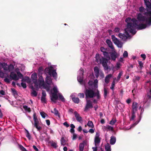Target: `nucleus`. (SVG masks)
Wrapping results in <instances>:
<instances>
[{"label": "nucleus", "mask_w": 151, "mask_h": 151, "mask_svg": "<svg viewBox=\"0 0 151 151\" xmlns=\"http://www.w3.org/2000/svg\"><path fill=\"white\" fill-rule=\"evenodd\" d=\"M78 96H79L80 98H83L84 97V95L83 93H79Z\"/></svg>", "instance_id": "obj_54"}, {"label": "nucleus", "mask_w": 151, "mask_h": 151, "mask_svg": "<svg viewBox=\"0 0 151 151\" xmlns=\"http://www.w3.org/2000/svg\"><path fill=\"white\" fill-rule=\"evenodd\" d=\"M141 119V117L140 116L139 117V120L138 121H137L136 122H135L131 126V127L129 128L128 129H130L132 127H134L140 121Z\"/></svg>", "instance_id": "obj_27"}, {"label": "nucleus", "mask_w": 151, "mask_h": 151, "mask_svg": "<svg viewBox=\"0 0 151 151\" xmlns=\"http://www.w3.org/2000/svg\"><path fill=\"white\" fill-rule=\"evenodd\" d=\"M23 108L27 112H30L31 111L30 109V108L28 107L26 105H24L23 106Z\"/></svg>", "instance_id": "obj_32"}, {"label": "nucleus", "mask_w": 151, "mask_h": 151, "mask_svg": "<svg viewBox=\"0 0 151 151\" xmlns=\"http://www.w3.org/2000/svg\"><path fill=\"white\" fill-rule=\"evenodd\" d=\"M4 81L5 82H6L8 83H9L10 82V80L7 78H5L4 79Z\"/></svg>", "instance_id": "obj_64"}, {"label": "nucleus", "mask_w": 151, "mask_h": 151, "mask_svg": "<svg viewBox=\"0 0 151 151\" xmlns=\"http://www.w3.org/2000/svg\"><path fill=\"white\" fill-rule=\"evenodd\" d=\"M51 99L52 101L55 102L58 97L59 99L62 101H65V99L62 95L58 93V89L56 86H54L53 88L51 91Z\"/></svg>", "instance_id": "obj_4"}, {"label": "nucleus", "mask_w": 151, "mask_h": 151, "mask_svg": "<svg viewBox=\"0 0 151 151\" xmlns=\"http://www.w3.org/2000/svg\"><path fill=\"white\" fill-rule=\"evenodd\" d=\"M96 62L99 64H101L104 67L105 70L108 69V67L107 65L108 60L103 57H101L99 54H96L95 56Z\"/></svg>", "instance_id": "obj_5"}, {"label": "nucleus", "mask_w": 151, "mask_h": 151, "mask_svg": "<svg viewBox=\"0 0 151 151\" xmlns=\"http://www.w3.org/2000/svg\"><path fill=\"white\" fill-rule=\"evenodd\" d=\"M31 78L32 81L35 84V86L37 87L46 88V86L44 82V80L42 76H40L38 81H37V74L35 73H33L32 75Z\"/></svg>", "instance_id": "obj_3"}, {"label": "nucleus", "mask_w": 151, "mask_h": 151, "mask_svg": "<svg viewBox=\"0 0 151 151\" xmlns=\"http://www.w3.org/2000/svg\"><path fill=\"white\" fill-rule=\"evenodd\" d=\"M138 63L140 67V68L142 69L143 66V63L142 61H138Z\"/></svg>", "instance_id": "obj_47"}, {"label": "nucleus", "mask_w": 151, "mask_h": 151, "mask_svg": "<svg viewBox=\"0 0 151 151\" xmlns=\"http://www.w3.org/2000/svg\"><path fill=\"white\" fill-rule=\"evenodd\" d=\"M74 94H72L71 95L70 97L71 98L73 101L75 103L78 104L79 102V99L78 98H75Z\"/></svg>", "instance_id": "obj_18"}, {"label": "nucleus", "mask_w": 151, "mask_h": 151, "mask_svg": "<svg viewBox=\"0 0 151 151\" xmlns=\"http://www.w3.org/2000/svg\"><path fill=\"white\" fill-rule=\"evenodd\" d=\"M113 52L110 53V58L109 59H108L109 60L111 59L113 60H115L116 58L117 57V53L116 52L115 50H112Z\"/></svg>", "instance_id": "obj_14"}, {"label": "nucleus", "mask_w": 151, "mask_h": 151, "mask_svg": "<svg viewBox=\"0 0 151 151\" xmlns=\"http://www.w3.org/2000/svg\"><path fill=\"white\" fill-rule=\"evenodd\" d=\"M63 124L67 127H68L69 126V124H68L67 122H65Z\"/></svg>", "instance_id": "obj_62"}, {"label": "nucleus", "mask_w": 151, "mask_h": 151, "mask_svg": "<svg viewBox=\"0 0 151 151\" xmlns=\"http://www.w3.org/2000/svg\"><path fill=\"white\" fill-rule=\"evenodd\" d=\"M43 70L44 68L42 67H40L38 69V71L40 73H41L43 71Z\"/></svg>", "instance_id": "obj_48"}, {"label": "nucleus", "mask_w": 151, "mask_h": 151, "mask_svg": "<svg viewBox=\"0 0 151 151\" xmlns=\"http://www.w3.org/2000/svg\"><path fill=\"white\" fill-rule=\"evenodd\" d=\"M60 142L61 145L64 146V145H66V140L64 139V137H62L61 138Z\"/></svg>", "instance_id": "obj_29"}, {"label": "nucleus", "mask_w": 151, "mask_h": 151, "mask_svg": "<svg viewBox=\"0 0 151 151\" xmlns=\"http://www.w3.org/2000/svg\"><path fill=\"white\" fill-rule=\"evenodd\" d=\"M122 75V72H120L119 73V75L117 77V82H118L119 81V80L121 76Z\"/></svg>", "instance_id": "obj_41"}, {"label": "nucleus", "mask_w": 151, "mask_h": 151, "mask_svg": "<svg viewBox=\"0 0 151 151\" xmlns=\"http://www.w3.org/2000/svg\"><path fill=\"white\" fill-rule=\"evenodd\" d=\"M106 128L109 130L112 131L113 130V127L109 125H106Z\"/></svg>", "instance_id": "obj_44"}, {"label": "nucleus", "mask_w": 151, "mask_h": 151, "mask_svg": "<svg viewBox=\"0 0 151 151\" xmlns=\"http://www.w3.org/2000/svg\"><path fill=\"white\" fill-rule=\"evenodd\" d=\"M136 112H132V116L130 118V120L131 121V120H133L134 119H135L136 116L135 115V113Z\"/></svg>", "instance_id": "obj_36"}, {"label": "nucleus", "mask_w": 151, "mask_h": 151, "mask_svg": "<svg viewBox=\"0 0 151 151\" xmlns=\"http://www.w3.org/2000/svg\"><path fill=\"white\" fill-rule=\"evenodd\" d=\"M93 107V106L91 101L89 100H87V99L86 104L85 106L84 111H86L89 108H92Z\"/></svg>", "instance_id": "obj_15"}, {"label": "nucleus", "mask_w": 151, "mask_h": 151, "mask_svg": "<svg viewBox=\"0 0 151 151\" xmlns=\"http://www.w3.org/2000/svg\"><path fill=\"white\" fill-rule=\"evenodd\" d=\"M45 72L47 75L50 76L52 75L55 79H56L57 74L56 72V69H55L52 66H51L49 67L45 68Z\"/></svg>", "instance_id": "obj_6"}, {"label": "nucleus", "mask_w": 151, "mask_h": 151, "mask_svg": "<svg viewBox=\"0 0 151 151\" xmlns=\"http://www.w3.org/2000/svg\"><path fill=\"white\" fill-rule=\"evenodd\" d=\"M100 50L103 52L105 57L108 59L110 58L109 54V50L108 49L105 48L104 47H102L100 48Z\"/></svg>", "instance_id": "obj_11"}, {"label": "nucleus", "mask_w": 151, "mask_h": 151, "mask_svg": "<svg viewBox=\"0 0 151 151\" xmlns=\"http://www.w3.org/2000/svg\"><path fill=\"white\" fill-rule=\"evenodd\" d=\"M40 114L42 117L43 118H45L46 116H47V115L43 112H40Z\"/></svg>", "instance_id": "obj_39"}, {"label": "nucleus", "mask_w": 151, "mask_h": 151, "mask_svg": "<svg viewBox=\"0 0 151 151\" xmlns=\"http://www.w3.org/2000/svg\"><path fill=\"white\" fill-rule=\"evenodd\" d=\"M4 63H0V70H1L2 68H3L4 65Z\"/></svg>", "instance_id": "obj_61"}, {"label": "nucleus", "mask_w": 151, "mask_h": 151, "mask_svg": "<svg viewBox=\"0 0 151 151\" xmlns=\"http://www.w3.org/2000/svg\"><path fill=\"white\" fill-rule=\"evenodd\" d=\"M4 70L6 71L10 72L14 69V66L12 64L8 65L6 63H4L3 67Z\"/></svg>", "instance_id": "obj_12"}, {"label": "nucleus", "mask_w": 151, "mask_h": 151, "mask_svg": "<svg viewBox=\"0 0 151 151\" xmlns=\"http://www.w3.org/2000/svg\"><path fill=\"white\" fill-rule=\"evenodd\" d=\"M74 114L77 121L81 123L82 121V118L76 111L74 112Z\"/></svg>", "instance_id": "obj_16"}, {"label": "nucleus", "mask_w": 151, "mask_h": 151, "mask_svg": "<svg viewBox=\"0 0 151 151\" xmlns=\"http://www.w3.org/2000/svg\"><path fill=\"white\" fill-rule=\"evenodd\" d=\"M140 79V77L138 76H135L134 78L133 79V81L134 82L136 81H138Z\"/></svg>", "instance_id": "obj_35"}, {"label": "nucleus", "mask_w": 151, "mask_h": 151, "mask_svg": "<svg viewBox=\"0 0 151 151\" xmlns=\"http://www.w3.org/2000/svg\"><path fill=\"white\" fill-rule=\"evenodd\" d=\"M95 146V147H92V149L93 151H96L97 150V146Z\"/></svg>", "instance_id": "obj_63"}, {"label": "nucleus", "mask_w": 151, "mask_h": 151, "mask_svg": "<svg viewBox=\"0 0 151 151\" xmlns=\"http://www.w3.org/2000/svg\"><path fill=\"white\" fill-rule=\"evenodd\" d=\"M137 110V103L135 102L133 103L132 105V112H136Z\"/></svg>", "instance_id": "obj_17"}, {"label": "nucleus", "mask_w": 151, "mask_h": 151, "mask_svg": "<svg viewBox=\"0 0 151 151\" xmlns=\"http://www.w3.org/2000/svg\"><path fill=\"white\" fill-rule=\"evenodd\" d=\"M84 144L81 143L79 144V150L80 151H83L84 149Z\"/></svg>", "instance_id": "obj_33"}, {"label": "nucleus", "mask_w": 151, "mask_h": 151, "mask_svg": "<svg viewBox=\"0 0 151 151\" xmlns=\"http://www.w3.org/2000/svg\"><path fill=\"white\" fill-rule=\"evenodd\" d=\"M20 148L22 151H27L26 149L22 146H20Z\"/></svg>", "instance_id": "obj_56"}, {"label": "nucleus", "mask_w": 151, "mask_h": 151, "mask_svg": "<svg viewBox=\"0 0 151 151\" xmlns=\"http://www.w3.org/2000/svg\"><path fill=\"white\" fill-rule=\"evenodd\" d=\"M94 130L95 129H89L88 132L91 133H93L94 132Z\"/></svg>", "instance_id": "obj_59"}, {"label": "nucleus", "mask_w": 151, "mask_h": 151, "mask_svg": "<svg viewBox=\"0 0 151 151\" xmlns=\"http://www.w3.org/2000/svg\"><path fill=\"white\" fill-rule=\"evenodd\" d=\"M105 149L106 151H111V146L109 143H107L105 145Z\"/></svg>", "instance_id": "obj_26"}, {"label": "nucleus", "mask_w": 151, "mask_h": 151, "mask_svg": "<svg viewBox=\"0 0 151 151\" xmlns=\"http://www.w3.org/2000/svg\"><path fill=\"white\" fill-rule=\"evenodd\" d=\"M116 120L115 119H113L110 122L109 124L113 125L116 122Z\"/></svg>", "instance_id": "obj_40"}, {"label": "nucleus", "mask_w": 151, "mask_h": 151, "mask_svg": "<svg viewBox=\"0 0 151 151\" xmlns=\"http://www.w3.org/2000/svg\"><path fill=\"white\" fill-rule=\"evenodd\" d=\"M21 85L24 88H25L27 87V86L26 85V84L24 82H22L21 83Z\"/></svg>", "instance_id": "obj_53"}, {"label": "nucleus", "mask_w": 151, "mask_h": 151, "mask_svg": "<svg viewBox=\"0 0 151 151\" xmlns=\"http://www.w3.org/2000/svg\"><path fill=\"white\" fill-rule=\"evenodd\" d=\"M104 97L106 98L107 96L108 91L107 89L105 88H104Z\"/></svg>", "instance_id": "obj_42"}, {"label": "nucleus", "mask_w": 151, "mask_h": 151, "mask_svg": "<svg viewBox=\"0 0 151 151\" xmlns=\"http://www.w3.org/2000/svg\"><path fill=\"white\" fill-rule=\"evenodd\" d=\"M106 42L108 46L112 50H114V48L113 45V43L111 41L109 40H107Z\"/></svg>", "instance_id": "obj_20"}, {"label": "nucleus", "mask_w": 151, "mask_h": 151, "mask_svg": "<svg viewBox=\"0 0 151 151\" xmlns=\"http://www.w3.org/2000/svg\"><path fill=\"white\" fill-rule=\"evenodd\" d=\"M83 70L82 68H81L78 72V76L77 80L78 82L81 85L84 86L86 89L85 94L86 96V98H93L95 96V93L93 91L90 89H87L85 83L83 80Z\"/></svg>", "instance_id": "obj_2"}, {"label": "nucleus", "mask_w": 151, "mask_h": 151, "mask_svg": "<svg viewBox=\"0 0 151 151\" xmlns=\"http://www.w3.org/2000/svg\"><path fill=\"white\" fill-rule=\"evenodd\" d=\"M54 111H53L51 110V112L52 113H54L56 116H58L59 117H60V114L58 111L55 108L54 109Z\"/></svg>", "instance_id": "obj_25"}, {"label": "nucleus", "mask_w": 151, "mask_h": 151, "mask_svg": "<svg viewBox=\"0 0 151 151\" xmlns=\"http://www.w3.org/2000/svg\"><path fill=\"white\" fill-rule=\"evenodd\" d=\"M120 31V28L119 27L115 28L114 30V32L118 33Z\"/></svg>", "instance_id": "obj_49"}, {"label": "nucleus", "mask_w": 151, "mask_h": 151, "mask_svg": "<svg viewBox=\"0 0 151 151\" xmlns=\"http://www.w3.org/2000/svg\"><path fill=\"white\" fill-rule=\"evenodd\" d=\"M141 57L143 59V60H145L146 58V56L145 54H141Z\"/></svg>", "instance_id": "obj_58"}, {"label": "nucleus", "mask_w": 151, "mask_h": 151, "mask_svg": "<svg viewBox=\"0 0 151 151\" xmlns=\"http://www.w3.org/2000/svg\"><path fill=\"white\" fill-rule=\"evenodd\" d=\"M34 126L37 129L38 131L41 130V127L39 126V122L38 121L34 122Z\"/></svg>", "instance_id": "obj_22"}, {"label": "nucleus", "mask_w": 151, "mask_h": 151, "mask_svg": "<svg viewBox=\"0 0 151 151\" xmlns=\"http://www.w3.org/2000/svg\"><path fill=\"white\" fill-rule=\"evenodd\" d=\"M99 76H100L102 78H103L104 76V74L102 71L101 70L100 71V72H99Z\"/></svg>", "instance_id": "obj_55"}, {"label": "nucleus", "mask_w": 151, "mask_h": 151, "mask_svg": "<svg viewBox=\"0 0 151 151\" xmlns=\"http://www.w3.org/2000/svg\"><path fill=\"white\" fill-rule=\"evenodd\" d=\"M77 137V135L75 133H73V134L72 139L73 140L76 139Z\"/></svg>", "instance_id": "obj_50"}, {"label": "nucleus", "mask_w": 151, "mask_h": 151, "mask_svg": "<svg viewBox=\"0 0 151 151\" xmlns=\"http://www.w3.org/2000/svg\"><path fill=\"white\" fill-rule=\"evenodd\" d=\"M17 75L14 72H12L10 74V77L13 79L17 81L19 79V78H21L23 77L22 75L20 72L18 71H16Z\"/></svg>", "instance_id": "obj_7"}, {"label": "nucleus", "mask_w": 151, "mask_h": 151, "mask_svg": "<svg viewBox=\"0 0 151 151\" xmlns=\"http://www.w3.org/2000/svg\"><path fill=\"white\" fill-rule=\"evenodd\" d=\"M26 136L29 139V140L31 139V136L28 131L27 130H26Z\"/></svg>", "instance_id": "obj_38"}, {"label": "nucleus", "mask_w": 151, "mask_h": 151, "mask_svg": "<svg viewBox=\"0 0 151 151\" xmlns=\"http://www.w3.org/2000/svg\"><path fill=\"white\" fill-rule=\"evenodd\" d=\"M100 134L98 132H96L94 139V142L95 146H99L101 139L100 137Z\"/></svg>", "instance_id": "obj_10"}, {"label": "nucleus", "mask_w": 151, "mask_h": 151, "mask_svg": "<svg viewBox=\"0 0 151 151\" xmlns=\"http://www.w3.org/2000/svg\"><path fill=\"white\" fill-rule=\"evenodd\" d=\"M120 65H121L120 63H116V68L117 69H118L119 68H120Z\"/></svg>", "instance_id": "obj_57"}, {"label": "nucleus", "mask_w": 151, "mask_h": 151, "mask_svg": "<svg viewBox=\"0 0 151 151\" xmlns=\"http://www.w3.org/2000/svg\"><path fill=\"white\" fill-rule=\"evenodd\" d=\"M0 94L3 96H4L5 95V93L3 90L0 91Z\"/></svg>", "instance_id": "obj_60"}, {"label": "nucleus", "mask_w": 151, "mask_h": 151, "mask_svg": "<svg viewBox=\"0 0 151 151\" xmlns=\"http://www.w3.org/2000/svg\"><path fill=\"white\" fill-rule=\"evenodd\" d=\"M123 56L124 57L126 58L128 56V53L126 51H125L123 54Z\"/></svg>", "instance_id": "obj_46"}, {"label": "nucleus", "mask_w": 151, "mask_h": 151, "mask_svg": "<svg viewBox=\"0 0 151 151\" xmlns=\"http://www.w3.org/2000/svg\"><path fill=\"white\" fill-rule=\"evenodd\" d=\"M11 90L14 96L15 97H16L17 95L16 91L15 89L13 88H12Z\"/></svg>", "instance_id": "obj_37"}, {"label": "nucleus", "mask_w": 151, "mask_h": 151, "mask_svg": "<svg viewBox=\"0 0 151 151\" xmlns=\"http://www.w3.org/2000/svg\"><path fill=\"white\" fill-rule=\"evenodd\" d=\"M111 39L114 43L119 48H121L122 47L123 43L118 39L114 35H113L111 36Z\"/></svg>", "instance_id": "obj_8"}, {"label": "nucleus", "mask_w": 151, "mask_h": 151, "mask_svg": "<svg viewBox=\"0 0 151 151\" xmlns=\"http://www.w3.org/2000/svg\"><path fill=\"white\" fill-rule=\"evenodd\" d=\"M46 97L42 96L41 98V101L42 103H46Z\"/></svg>", "instance_id": "obj_43"}, {"label": "nucleus", "mask_w": 151, "mask_h": 151, "mask_svg": "<svg viewBox=\"0 0 151 151\" xmlns=\"http://www.w3.org/2000/svg\"><path fill=\"white\" fill-rule=\"evenodd\" d=\"M32 94L34 96H36L37 95V93L36 91L34 90L32 91Z\"/></svg>", "instance_id": "obj_51"}, {"label": "nucleus", "mask_w": 151, "mask_h": 151, "mask_svg": "<svg viewBox=\"0 0 151 151\" xmlns=\"http://www.w3.org/2000/svg\"><path fill=\"white\" fill-rule=\"evenodd\" d=\"M115 86V81L114 80L112 83V84L111 87H110V89L112 90L113 91L114 90V87Z\"/></svg>", "instance_id": "obj_34"}, {"label": "nucleus", "mask_w": 151, "mask_h": 151, "mask_svg": "<svg viewBox=\"0 0 151 151\" xmlns=\"http://www.w3.org/2000/svg\"><path fill=\"white\" fill-rule=\"evenodd\" d=\"M87 125L89 127L91 128H93L94 127L93 123L91 121H88Z\"/></svg>", "instance_id": "obj_30"}, {"label": "nucleus", "mask_w": 151, "mask_h": 151, "mask_svg": "<svg viewBox=\"0 0 151 151\" xmlns=\"http://www.w3.org/2000/svg\"><path fill=\"white\" fill-rule=\"evenodd\" d=\"M98 81L97 79L95 80L93 82L90 81L88 82L89 86L92 89H96L98 88Z\"/></svg>", "instance_id": "obj_9"}, {"label": "nucleus", "mask_w": 151, "mask_h": 151, "mask_svg": "<svg viewBox=\"0 0 151 151\" xmlns=\"http://www.w3.org/2000/svg\"><path fill=\"white\" fill-rule=\"evenodd\" d=\"M125 22L127 23V27L125 29V34L119 33L118 35L119 37L124 40L129 37V33L134 35L136 32V29H142L148 27L144 24H140L141 23L134 18L132 19L130 17H128L126 19Z\"/></svg>", "instance_id": "obj_1"}, {"label": "nucleus", "mask_w": 151, "mask_h": 151, "mask_svg": "<svg viewBox=\"0 0 151 151\" xmlns=\"http://www.w3.org/2000/svg\"><path fill=\"white\" fill-rule=\"evenodd\" d=\"M22 82H26L28 83H31V80L29 78L28 76H25L24 78H22Z\"/></svg>", "instance_id": "obj_23"}, {"label": "nucleus", "mask_w": 151, "mask_h": 151, "mask_svg": "<svg viewBox=\"0 0 151 151\" xmlns=\"http://www.w3.org/2000/svg\"><path fill=\"white\" fill-rule=\"evenodd\" d=\"M116 142V138L114 136H112L110 140V144L111 145H114Z\"/></svg>", "instance_id": "obj_24"}, {"label": "nucleus", "mask_w": 151, "mask_h": 151, "mask_svg": "<svg viewBox=\"0 0 151 151\" xmlns=\"http://www.w3.org/2000/svg\"><path fill=\"white\" fill-rule=\"evenodd\" d=\"M147 97L149 99H151V88H150L149 90H148L147 98ZM147 99V98H146V99Z\"/></svg>", "instance_id": "obj_31"}, {"label": "nucleus", "mask_w": 151, "mask_h": 151, "mask_svg": "<svg viewBox=\"0 0 151 151\" xmlns=\"http://www.w3.org/2000/svg\"><path fill=\"white\" fill-rule=\"evenodd\" d=\"M45 82L48 86H47V85L45 84L46 86V87L44 88H48L49 89L50 88L49 85H53L51 77L50 76H47L45 79Z\"/></svg>", "instance_id": "obj_13"}, {"label": "nucleus", "mask_w": 151, "mask_h": 151, "mask_svg": "<svg viewBox=\"0 0 151 151\" xmlns=\"http://www.w3.org/2000/svg\"><path fill=\"white\" fill-rule=\"evenodd\" d=\"M94 70L96 77L97 78L99 76V72L101 70H99V68L97 66L94 68Z\"/></svg>", "instance_id": "obj_19"}, {"label": "nucleus", "mask_w": 151, "mask_h": 151, "mask_svg": "<svg viewBox=\"0 0 151 151\" xmlns=\"http://www.w3.org/2000/svg\"><path fill=\"white\" fill-rule=\"evenodd\" d=\"M33 119L34 122L35 121H38L37 118L36 116V115L35 113L34 114H33Z\"/></svg>", "instance_id": "obj_52"}, {"label": "nucleus", "mask_w": 151, "mask_h": 151, "mask_svg": "<svg viewBox=\"0 0 151 151\" xmlns=\"http://www.w3.org/2000/svg\"><path fill=\"white\" fill-rule=\"evenodd\" d=\"M112 76V75L109 74L106 76L105 79V82L106 84L108 83L110 81L111 78Z\"/></svg>", "instance_id": "obj_21"}, {"label": "nucleus", "mask_w": 151, "mask_h": 151, "mask_svg": "<svg viewBox=\"0 0 151 151\" xmlns=\"http://www.w3.org/2000/svg\"><path fill=\"white\" fill-rule=\"evenodd\" d=\"M50 143L51 144V146L55 148H56L58 147L56 142L52 141H50Z\"/></svg>", "instance_id": "obj_28"}, {"label": "nucleus", "mask_w": 151, "mask_h": 151, "mask_svg": "<svg viewBox=\"0 0 151 151\" xmlns=\"http://www.w3.org/2000/svg\"><path fill=\"white\" fill-rule=\"evenodd\" d=\"M95 96H97V99H99L100 97V95L99 94V91L98 90H97V92L95 93Z\"/></svg>", "instance_id": "obj_45"}]
</instances>
